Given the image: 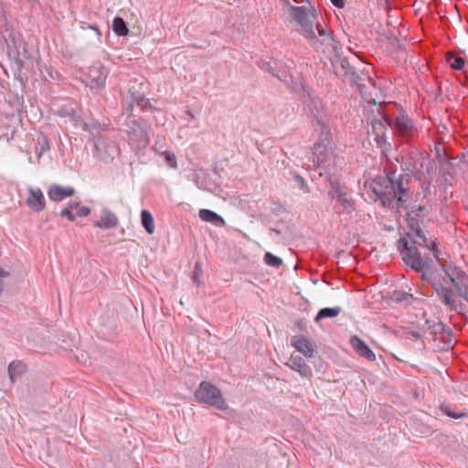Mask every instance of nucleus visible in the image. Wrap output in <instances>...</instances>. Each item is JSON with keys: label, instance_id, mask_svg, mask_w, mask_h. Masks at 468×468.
Returning <instances> with one entry per match:
<instances>
[{"label": "nucleus", "instance_id": "obj_1", "mask_svg": "<svg viewBox=\"0 0 468 468\" xmlns=\"http://www.w3.org/2000/svg\"><path fill=\"white\" fill-rule=\"evenodd\" d=\"M408 221L411 231L407 234V237L399 239V249L401 250L402 259L408 266L418 272H425L429 268V263L420 257L418 249L413 244L426 247L440 261L437 241L436 239H427L423 231L419 228L418 222H415L413 219H409Z\"/></svg>", "mask_w": 468, "mask_h": 468}, {"label": "nucleus", "instance_id": "obj_2", "mask_svg": "<svg viewBox=\"0 0 468 468\" xmlns=\"http://www.w3.org/2000/svg\"><path fill=\"white\" fill-rule=\"evenodd\" d=\"M400 25L399 11L388 8L386 20L387 30L385 31L386 51L388 55L394 58L398 64L405 62L408 58L407 41L399 28Z\"/></svg>", "mask_w": 468, "mask_h": 468}, {"label": "nucleus", "instance_id": "obj_3", "mask_svg": "<svg viewBox=\"0 0 468 468\" xmlns=\"http://www.w3.org/2000/svg\"><path fill=\"white\" fill-rule=\"evenodd\" d=\"M330 189L328 197L335 202L334 210L339 215H350L355 211V201L351 197L350 188L341 181L340 177H328Z\"/></svg>", "mask_w": 468, "mask_h": 468}, {"label": "nucleus", "instance_id": "obj_4", "mask_svg": "<svg viewBox=\"0 0 468 468\" xmlns=\"http://www.w3.org/2000/svg\"><path fill=\"white\" fill-rule=\"evenodd\" d=\"M125 126L128 143L131 147L136 150L146 148L150 143L149 132L151 131V125L149 122L143 118L129 117L125 121Z\"/></svg>", "mask_w": 468, "mask_h": 468}, {"label": "nucleus", "instance_id": "obj_5", "mask_svg": "<svg viewBox=\"0 0 468 468\" xmlns=\"http://www.w3.org/2000/svg\"><path fill=\"white\" fill-rule=\"evenodd\" d=\"M444 271L448 277V281H444L445 284H441L436 287V291L443 303L449 307L453 308L455 300L451 286H453L459 292L460 295L464 296L467 300L468 292L466 288L463 290V288L460 286V282L461 279L463 278V273L452 269L446 270Z\"/></svg>", "mask_w": 468, "mask_h": 468}, {"label": "nucleus", "instance_id": "obj_6", "mask_svg": "<svg viewBox=\"0 0 468 468\" xmlns=\"http://www.w3.org/2000/svg\"><path fill=\"white\" fill-rule=\"evenodd\" d=\"M199 403L210 405L217 410H226L229 407L218 388L207 381H202L195 391Z\"/></svg>", "mask_w": 468, "mask_h": 468}, {"label": "nucleus", "instance_id": "obj_7", "mask_svg": "<svg viewBox=\"0 0 468 468\" xmlns=\"http://www.w3.org/2000/svg\"><path fill=\"white\" fill-rule=\"evenodd\" d=\"M335 144L331 137L330 129L321 131L320 137L314 146V166H325V163L334 155Z\"/></svg>", "mask_w": 468, "mask_h": 468}, {"label": "nucleus", "instance_id": "obj_8", "mask_svg": "<svg viewBox=\"0 0 468 468\" xmlns=\"http://www.w3.org/2000/svg\"><path fill=\"white\" fill-rule=\"evenodd\" d=\"M303 35L308 38L312 47L316 51L325 52V50L330 48L334 50L336 49L335 41L332 33L327 31L318 22L315 23V27L313 25V33H306Z\"/></svg>", "mask_w": 468, "mask_h": 468}, {"label": "nucleus", "instance_id": "obj_9", "mask_svg": "<svg viewBox=\"0 0 468 468\" xmlns=\"http://www.w3.org/2000/svg\"><path fill=\"white\" fill-rule=\"evenodd\" d=\"M289 14L301 26L304 34L313 33V24L317 18L316 11L313 6L309 14L305 6L289 5Z\"/></svg>", "mask_w": 468, "mask_h": 468}, {"label": "nucleus", "instance_id": "obj_10", "mask_svg": "<svg viewBox=\"0 0 468 468\" xmlns=\"http://www.w3.org/2000/svg\"><path fill=\"white\" fill-rule=\"evenodd\" d=\"M93 145L99 158L106 164L112 162L113 159L120 154L117 143L108 136L97 139V142L94 143Z\"/></svg>", "mask_w": 468, "mask_h": 468}, {"label": "nucleus", "instance_id": "obj_11", "mask_svg": "<svg viewBox=\"0 0 468 468\" xmlns=\"http://www.w3.org/2000/svg\"><path fill=\"white\" fill-rule=\"evenodd\" d=\"M108 69L101 64L93 65L89 70V82L87 86L94 92H99L105 88Z\"/></svg>", "mask_w": 468, "mask_h": 468}, {"label": "nucleus", "instance_id": "obj_12", "mask_svg": "<svg viewBox=\"0 0 468 468\" xmlns=\"http://www.w3.org/2000/svg\"><path fill=\"white\" fill-rule=\"evenodd\" d=\"M78 126L90 134V140L92 141L93 144L97 142V139H101L106 136L102 132L107 131L109 127L107 124L101 122L93 117L87 120L80 119Z\"/></svg>", "mask_w": 468, "mask_h": 468}, {"label": "nucleus", "instance_id": "obj_13", "mask_svg": "<svg viewBox=\"0 0 468 468\" xmlns=\"http://www.w3.org/2000/svg\"><path fill=\"white\" fill-rule=\"evenodd\" d=\"M309 110L320 131L330 129V116L326 113L322 102L318 99H311Z\"/></svg>", "mask_w": 468, "mask_h": 468}, {"label": "nucleus", "instance_id": "obj_14", "mask_svg": "<svg viewBox=\"0 0 468 468\" xmlns=\"http://www.w3.org/2000/svg\"><path fill=\"white\" fill-rule=\"evenodd\" d=\"M335 51V60L331 59V63L334 68H336V64H339V67L344 75L348 77L352 82L358 83L360 76L356 68L350 64L349 60L346 57L341 56V54H339L336 49Z\"/></svg>", "mask_w": 468, "mask_h": 468}, {"label": "nucleus", "instance_id": "obj_15", "mask_svg": "<svg viewBox=\"0 0 468 468\" xmlns=\"http://www.w3.org/2000/svg\"><path fill=\"white\" fill-rule=\"evenodd\" d=\"M26 204L34 212H40L45 208V197L39 187H29V196Z\"/></svg>", "mask_w": 468, "mask_h": 468}, {"label": "nucleus", "instance_id": "obj_16", "mask_svg": "<svg viewBox=\"0 0 468 468\" xmlns=\"http://www.w3.org/2000/svg\"><path fill=\"white\" fill-rule=\"evenodd\" d=\"M196 186L204 191L214 194L218 197H223L224 191L219 183L213 177H195Z\"/></svg>", "mask_w": 468, "mask_h": 468}, {"label": "nucleus", "instance_id": "obj_17", "mask_svg": "<svg viewBox=\"0 0 468 468\" xmlns=\"http://www.w3.org/2000/svg\"><path fill=\"white\" fill-rule=\"evenodd\" d=\"M391 189L394 194V198L397 199L398 203L403 202V194L405 192L402 187V177H399L398 180L394 181L393 177H387V184H385V192L382 193V205L385 203L384 197L389 200L388 197V189Z\"/></svg>", "mask_w": 468, "mask_h": 468}, {"label": "nucleus", "instance_id": "obj_18", "mask_svg": "<svg viewBox=\"0 0 468 468\" xmlns=\"http://www.w3.org/2000/svg\"><path fill=\"white\" fill-rule=\"evenodd\" d=\"M393 127L397 133L405 137L413 136L416 133L412 122L404 114L396 117Z\"/></svg>", "mask_w": 468, "mask_h": 468}, {"label": "nucleus", "instance_id": "obj_19", "mask_svg": "<svg viewBox=\"0 0 468 468\" xmlns=\"http://www.w3.org/2000/svg\"><path fill=\"white\" fill-rule=\"evenodd\" d=\"M435 151L437 154V159L442 165L443 174H457L458 171L456 169V166L459 165L460 161H457L456 159L452 158L450 162H448L444 153V147L441 145H436Z\"/></svg>", "mask_w": 468, "mask_h": 468}, {"label": "nucleus", "instance_id": "obj_20", "mask_svg": "<svg viewBox=\"0 0 468 468\" xmlns=\"http://www.w3.org/2000/svg\"><path fill=\"white\" fill-rule=\"evenodd\" d=\"M286 365L303 378L312 377V368L301 356H292Z\"/></svg>", "mask_w": 468, "mask_h": 468}, {"label": "nucleus", "instance_id": "obj_21", "mask_svg": "<svg viewBox=\"0 0 468 468\" xmlns=\"http://www.w3.org/2000/svg\"><path fill=\"white\" fill-rule=\"evenodd\" d=\"M75 193V190L71 186H61L58 185H53L48 191V196L52 201H61L66 197H71Z\"/></svg>", "mask_w": 468, "mask_h": 468}, {"label": "nucleus", "instance_id": "obj_22", "mask_svg": "<svg viewBox=\"0 0 468 468\" xmlns=\"http://www.w3.org/2000/svg\"><path fill=\"white\" fill-rule=\"evenodd\" d=\"M350 343H351L352 346L354 347V349L356 350V352L359 356H361L370 361L375 360L376 355L374 354V352L358 336H356V335L352 336Z\"/></svg>", "mask_w": 468, "mask_h": 468}, {"label": "nucleus", "instance_id": "obj_23", "mask_svg": "<svg viewBox=\"0 0 468 468\" xmlns=\"http://www.w3.org/2000/svg\"><path fill=\"white\" fill-rule=\"evenodd\" d=\"M291 343H292V346L297 349V351H299L305 356H307V357L314 356V349L313 343L310 340H308L303 336H293L292 338Z\"/></svg>", "mask_w": 468, "mask_h": 468}, {"label": "nucleus", "instance_id": "obj_24", "mask_svg": "<svg viewBox=\"0 0 468 468\" xmlns=\"http://www.w3.org/2000/svg\"><path fill=\"white\" fill-rule=\"evenodd\" d=\"M118 225V218L111 210L104 208L101 220L96 221L94 226L103 229L115 228Z\"/></svg>", "mask_w": 468, "mask_h": 468}, {"label": "nucleus", "instance_id": "obj_25", "mask_svg": "<svg viewBox=\"0 0 468 468\" xmlns=\"http://www.w3.org/2000/svg\"><path fill=\"white\" fill-rule=\"evenodd\" d=\"M33 140L35 144V153L38 158H40L45 153L49 151V143L47 136L44 133H37L36 135V138H34Z\"/></svg>", "mask_w": 468, "mask_h": 468}, {"label": "nucleus", "instance_id": "obj_26", "mask_svg": "<svg viewBox=\"0 0 468 468\" xmlns=\"http://www.w3.org/2000/svg\"><path fill=\"white\" fill-rule=\"evenodd\" d=\"M198 216L203 221L212 223L216 226L223 225L225 223L221 216L210 209H200Z\"/></svg>", "mask_w": 468, "mask_h": 468}, {"label": "nucleus", "instance_id": "obj_27", "mask_svg": "<svg viewBox=\"0 0 468 468\" xmlns=\"http://www.w3.org/2000/svg\"><path fill=\"white\" fill-rule=\"evenodd\" d=\"M365 190L375 196V200L380 199V177L369 178L364 183Z\"/></svg>", "mask_w": 468, "mask_h": 468}, {"label": "nucleus", "instance_id": "obj_28", "mask_svg": "<svg viewBox=\"0 0 468 468\" xmlns=\"http://www.w3.org/2000/svg\"><path fill=\"white\" fill-rule=\"evenodd\" d=\"M112 31L119 37L128 36L130 29L126 22L120 16H115L112 20Z\"/></svg>", "mask_w": 468, "mask_h": 468}, {"label": "nucleus", "instance_id": "obj_29", "mask_svg": "<svg viewBox=\"0 0 468 468\" xmlns=\"http://www.w3.org/2000/svg\"><path fill=\"white\" fill-rule=\"evenodd\" d=\"M341 312V308L339 306L335 307H324L318 311L314 320L315 322H319L324 318H334L336 317Z\"/></svg>", "mask_w": 468, "mask_h": 468}, {"label": "nucleus", "instance_id": "obj_30", "mask_svg": "<svg viewBox=\"0 0 468 468\" xmlns=\"http://www.w3.org/2000/svg\"><path fill=\"white\" fill-rule=\"evenodd\" d=\"M25 370V366L20 361H13L9 364L7 371L12 383H14L18 376Z\"/></svg>", "mask_w": 468, "mask_h": 468}, {"label": "nucleus", "instance_id": "obj_31", "mask_svg": "<svg viewBox=\"0 0 468 468\" xmlns=\"http://www.w3.org/2000/svg\"><path fill=\"white\" fill-rule=\"evenodd\" d=\"M141 222L143 227L144 228L145 231L148 234H153L154 231V218L152 214L146 210L144 209L141 212Z\"/></svg>", "mask_w": 468, "mask_h": 468}, {"label": "nucleus", "instance_id": "obj_32", "mask_svg": "<svg viewBox=\"0 0 468 468\" xmlns=\"http://www.w3.org/2000/svg\"><path fill=\"white\" fill-rule=\"evenodd\" d=\"M56 114L58 117L61 118H69L71 122L75 123V125H78V122L80 120V116L77 114V112L74 111L71 107H64L57 111Z\"/></svg>", "mask_w": 468, "mask_h": 468}, {"label": "nucleus", "instance_id": "obj_33", "mask_svg": "<svg viewBox=\"0 0 468 468\" xmlns=\"http://www.w3.org/2000/svg\"><path fill=\"white\" fill-rule=\"evenodd\" d=\"M159 157L171 168H176L177 162L176 154L168 150H165L159 154Z\"/></svg>", "mask_w": 468, "mask_h": 468}, {"label": "nucleus", "instance_id": "obj_34", "mask_svg": "<svg viewBox=\"0 0 468 468\" xmlns=\"http://www.w3.org/2000/svg\"><path fill=\"white\" fill-rule=\"evenodd\" d=\"M446 60L451 68L458 70L462 69L465 64V61L462 57L456 56L452 53H449L447 55Z\"/></svg>", "mask_w": 468, "mask_h": 468}, {"label": "nucleus", "instance_id": "obj_35", "mask_svg": "<svg viewBox=\"0 0 468 468\" xmlns=\"http://www.w3.org/2000/svg\"><path fill=\"white\" fill-rule=\"evenodd\" d=\"M279 64H280V61L277 59L272 60V61L260 60L258 62V66L261 70L267 71L270 74H271L272 76H273L274 72L276 71Z\"/></svg>", "mask_w": 468, "mask_h": 468}, {"label": "nucleus", "instance_id": "obj_36", "mask_svg": "<svg viewBox=\"0 0 468 468\" xmlns=\"http://www.w3.org/2000/svg\"><path fill=\"white\" fill-rule=\"evenodd\" d=\"M263 261L267 265L274 268H279L282 264V260L271 252H266Z\"/></svg>", "mask_w": 468, "mask_h": 468}, {"label": "nucleus", "instance_id": "obj_37", "mask_svg": "<svg viewBox=\"0 0 468 468\" xmlns=\"http://www.w3.org/2000/svg\"><path fill=\"white\" fill-rule=\"evenodd\" d=\"M378 128H380V120L373 118L371 121V129L373 140L376 143L377 147H380V134L377 132Z\"/></svg>", "mask_w": 468, "mask_h": 468}, {"label": "nucleus", "instance_id": "obj_38", "mask_svg": "<svg viewBox=\"0 0 468 468\" xmlns=\"http://www.w3.org/2000/svg\"><path fill=\"white\" fill-rule=\"evenodd\" d=\"M273 77L277 78L278 80L283 82H287L288 79H292V76L288 74L284 68L282 67L281 63L278 65V68L274 72Z\"/></svg>", "mask_w": 468, "mask_h": 468}, {"label": "nucleus", "instance_id": "obj_39", "mask_svg": "<svg viewBox=\"0 0 468 468\" xmlns=\"http://www.w3.org/2000/svg\"><path fill=\"white\" fill-rule=\"evenodd\" d=\"M59 215L62 218H66L69 221L73 222L75 220V214L71 212L69 208L64 207L60 210Z\"/></svg>", "mask_w": 468, "mask_h": 468}, {"label": "nucleus", "instance_id": "obj_40", "mask_svg": "<svg viewBox=\"0 0 468 468\" xmlns=\"http://www.w3.org/2000/svg\"><path fill=\"white\" fill-rule=\"evenodd\" d=\"M129 92L131 95L132 102L136 103V105H138V103L141 101V97H145L144 93L134 91L133 89H130Z\"/></svg>", "mask_w": 468, "mask_h": 468}, {"label": "nucleus", "instance_id": "obj_41", "mask_svg": "<svg viewBox=\"0 0 468 468\" xmlns=\"http://www.w3.org/2000/svg\"><path fill=\"white\" fill-rule=\"evenodd\" d=\"M90 213V207H85V206H82V207L79 206V207L76 209L75 217L77 216L80 218H84V217L89 216Z\"/></svg>", "mask_w": 468, "mask_h": 468}, {"label": "nucleus", "instance_id": "obj_42", "mask_svg": "<svg viewBox=\"0 0 468 468\" xmlns=\"http://www.w3.org/2000/svg\"><path fill=\"white\" fill-rule=\"evenodd\" d=\"M296 186L305 192H309L307 183L303 177H293Z\"/></svg>", "mask_w": 468, "mask_h": 468}, {"label": "nucleus", "instance_id": "obj_43", "mask_svg": "<svg viewBox=\"0 0 468 468\" xmlns=\"http://www.w3.org/2000/svg\"><path fill=\"white\" fill-rule=\"evenodd\" d=\"M137 106H139L142 109V111H146L152 108V104L149 99L145 97H141V101L138 103Z\"/></svg>", "mask_w": 468, "mask_h": 468}, {"label": "nucleus", "instance_id": "obj_44", "mask_svg": "<svg viewBox=\"0 0 468 468\" xmlns=\"http://www.w3.org/2000/svg\"><path fill=\"white\" fill-rule=\"evenodd\" d=\"M330 1L337 8H343L346 5V0H330Z\"/></svg>", "mask_w": 468, "mask_h": 468}, {"label": "nucleus", "instance_id": "obj_45", "mask_svg": "<svg viewBox=\"0 0 468 468\" xmlns=\"http://www.w3.org/2000/svg\"><path fill=\"white\" fill-rule=\"evenodd\" d=\"M79 202H76V201H69L68 204H67V208H69L71 210V212H73V210H76L78 207H79Z\"/></svg>", "mask_w": 468, "mask_h": 468}, {"label": "nucleus", "instance_id": "obj_46", "mask_svg": "<svg viewBox=\"0 0 468 468\" xmlns=\"http://www.w3.org/2000/svg\"><path fill=\"white\" fill-rule=\"evenodd\" d=\"M381 149H382V154H383L385 151H388V149H390V144L382 141Z\"/></svg>", "mask_w": 468, "mask_h": 468}, {"label": "nucleus", "instance_id": "obj_47", "mask_svg": "<svg viewBox=\"0 0 468 468\" xmlns=\"http://www.w3.org/2000/svg\"><path fill=\"white\" fill-rule=\"evenodd\" d=\"M393 299H394L395 301L399 302V301H401L403 298H402V297H400V293H395V294L393 295Z\"/></svg>", "mask_w": 468, "mask_h": 468}, {"label": "nucleus", "instance_id": "obj_48", "mask_svg": "<svg viewBox=\"0 0 468 468\" xmlns=\"http://www.w3.org/2000/svg\"><path fill=\"white\" fill-rule=\"evenodd\" d=\"M91 28L95 31L98 37H101V31L97 27H92Z\"/></svg>", "mask_w": 468, "mask_h": 468}, {"label": "nucleus", "instance_id": "obj_49", "mask_svg": "<svg viewBox=\"0 0 468 468\" xmlns=\"http://www.w3.org/2000/svg\"><path fill=\"white\" fill-rule=\"evenodd\" d=\"M197 275H199V272H197V264H196L195 271H194V278L195 279L197 278Z\"/></svg>", "mask_w": 468, "mask_h": 468}, {"label": "nucleus", "instance_id": "obj_50", "mask_svg": "<svg viewBox=\"0 0 468 468\" xmlns=\"http://www.w3.org/2000/svg\"><path fill=\"white\" fill-rule=\"evenodd\" d=\"M197 275H199V272H197V264H196L195 271H194V278L195 279L197 278Z\"/></svg>", "mask_w": 468, "mask_h": 468}, {"label": "nucleus", "instance_id": "obj_51", "mask_svg": "<svg viewBox=\"0 0 468 468\" xmlns=\"http://www.w3.org/2000/svg\"><path fill=\"white\" fill-rule=\"evenodd\" d=\"M370 103H372L373 105H377V100L375 98H372L370 101H369Z\"/></svg>", "mask_w": 468, "mask_h": 468}, {"label": "nucleus", "instance_id": "obj_52", "mask_svg": "<svg viewBox=\"0 0 468 468\" xmlns=\"http://www.w3.org/2000/svg\"><path fill=\"white\" fill-rule=\"evenodd\" d=\"M382 119H384L385 122H387L389 125H391L389 122V120L383 113H382Z\"/></svg>", "mask_w": 468, "mask_h": 468}, {"label": "nucleus", "instance_id": "obj_53", "mask_svg": "<svg viewBox=\"0 0 468 468\" xmlns=\"http://www.w3.org/2000/svg\"><path fill=\"white\" fill-rule=\"evenodd\" d=\"M271 231H273L274 233L276 234H280V230L276 229H271Z\"/></svg>", "mask_w": 468, "mask_h": 468}, {"label": "nucleus", "instance_id": "obj_54", "mask_svg": "<svg viewBox=\"0 0 468 468\" xmlns=\"http://www.w3.org/2000/svg\"><path fill=\"white\" fill-rule=\"evenodd\" d=\"M325 174H327V176H332L331 173L329 171H325Z\"/></svg>", "mask_w": 468, "mask_h": 468}, {"label": "nucleus", "instance_id": "obj_55", "mask_svg": "<svg viewBox=\"0 0 468 468\" xmlns=\"http://www.w3.org/2000/svg\"><path fill=\"white\" fill-rule=\"evenodd\" d=\"M318 176H324L323 172H319Z\"/></svg>", "mask_w": 468, "mask_h": 468}, {"label": "nucleus", "instance_id": "obj_56", "mask_svg": "<svg viewBox=\"0 0 468 468\" xmlns=\"http://www.w3.org/2000/svg\"><path fill=\"white\" fill-rule=\"evenodd\" d=\"M448 416H452V417H453V418H456V416L452 415L451 413H448Z\"/></svg>", "mask_w": 468, "mask_h": 468}]
</instances>
